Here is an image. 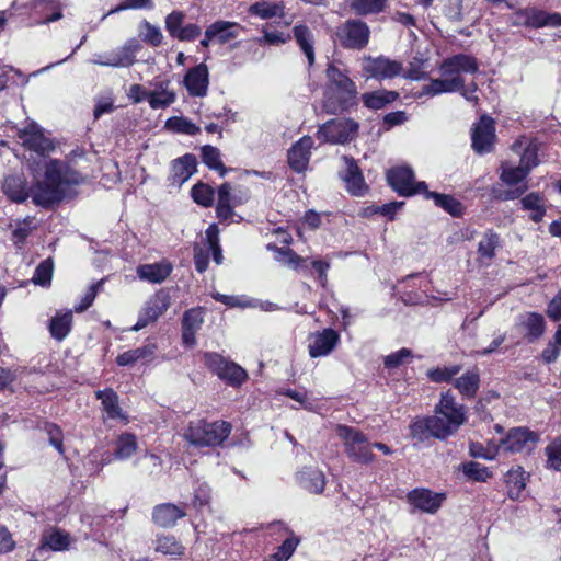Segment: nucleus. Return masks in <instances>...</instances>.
I'll list each match as a JSON object with an SVG mask.
<instances>
[{"label": "nucleus", "mask_w": 561, "mask_h": 561, "mask_svg": "<svg viewBox=\"0 0 561 561\" xmlns=\"http://www.w3.org/2000/svg\"><path fill=\"white\" fill-rule=\"evenodd\" d=\"M327 79L322 104L327 114H339L356 104L357 88L345 71L335 65H329Z\"/></svg>", "instance_id": "obj_4"}, {"label": "nucleus", "mask_w": 561, "mask_h": 561, "mask_svg": "<svg viewBox=\"0 0 561 561\" xmlns=\"http://www.w3.org/2000/svg\"><path fill=\"white\" fill-rule=\"evenodd\" d=\"M203 312L201 309H190L183 314L182 329L198 331L203 324Z\"/></svg>", "instance_id": "obj_57"}, {"label": "nucleus", "mask_w": 561, "mask_h": 561, "mask_svg": "<svg viewBox=\"0 0 561 561\" xmlns=\"http://www.w3.org/2000/svg\"><path fill=\"white\" fill-rule=\"evenodd\" d=\"M523 209L530 211V218L535 222L542 220L546 214L543 197L539 193H530L520 199Z\"/></svg>", "instance_id": "obj_40"}, {"label": "nucleus", "mask_w": 561, "mask_h": 561, "mask_svg": "<svg viewBox=\"0 0 561 561\" xmlns=\"http://www.w3.org/2000/svg\"><path fill=\"white\" fill-rule=\"evenodd\" d=\"M184 18L181 11H173L165 18V28L172 37L180 33Z\"/></svg>", "instance_id": "obj_59"}, {"label": "nucleus", "mask_w": 561, "mask_h": 561, "mask_svg": "<svg viewBox=\"0 0 561 561\" xmlns=\"http://www.w3.org/2000/svg\"><path fill=\"white\" fill-rule=\"evenodd\" d=\"M171 296L164 289H160L150 296L139 311L138 320L131 331H140L149 323L157 321L170 307Z\"/></svg>", "instance_id": "obj_10"}, {"label": "nucleus", "mask_w": 561, "mask_h": 561, "mask_svg": "<svg viewBox=\"0 0 561 561\" xmlns=\"http://www.w3.org/2000/svg\"><path fill=\"white\" fill-rule=\"evenodd\" d=\"M185 515L183 508L171 503H163L153 508L152 519L156 525L162 528H170L175 525L178 519Z\"/></svg>", "instance_id": "obj_27"}, {"label": "nucleus", "mask_w": 561, "mask_h": 561, "mask_svg": "<svg viewBox=\"0 0 561 561\" xmlns=\"http://www.w3.org/2000/svg\"><path fill=\"white\" fill-rule=\"evenodd\" d=\"M19 137L25 147L42 156L54 149L51 140L43 135L36 124H30L23 130H20Z\"/></svg>", "instance_id": "obj_20"}, {"label": "nucleus", "mask_w": 561, "mask_h": 561, "mask_svg": "<svg viewBox=\"0 0 561 561\" xmlns=\"http://www.w3.org/2000/svg\"><path fill=\"white\" fill-rule=\"evenodd\" d=\"M294 36L308 59L309 66L314 62L313 36L310 30L305 25H296L294 27Z\"/></svg>", "instance_id": "obj_37"}, {"label": "nucleus", "mask_w": 561, "mask_h": 561, "mask_svg": "<svg viewBox=\"0 0 561 561\" xmlns=\"http://www.w3.org/2000/svg\"><path fill=\"white\" fill-rule=\"evenodd\" d=\"M388 0H351V9L358 15L377 14L386 9Z\"/></svg>", "instance_id": "obj_43"}, {"label": "nucleus", "mask_w": 561, "mask_h": 561, "mask_svg": "<svg viewBox=\"0 0 561 561\" xmlns=\"http://www.w3.org/2000/svg\"><path fill=\"white\" fill-rule=\"evenodd\" d=\"M44 174H34L35 184L27 186L23 174H13L4 179L2 188L13 202L22 203L31 195L37 206L48 207L71 196V188L84 182V176L59 160H43Z\"/></svg>", "instance_id": "obj_1"}, {"label": "nucleus", "mask_w": 561, "mask_h": 561, "mask_svg": "<svg viewBox=\"0 0 561 561\" xmlns=\"http://www.w3.org/2000/svg\"><path fill=\"white\" fill-rule=\"evenodd\" d=\"M399 94L396 91L377 90L374 92L364 93L362 101L367 108L380 110L387 104L393 102Z\"/></svg>", "instance_id": "obj_34"}, {"label": "nucleus", "mask_w": 561, "mask_h": 561, "mask_svg": "<svg viewBox=\"0 0 561 561\" xmlns=\"http://www.w3.org/2000/svg\"><path fill=\"white\" fill-rule=\"evenodd\" d=\"M336 434L343 440L345 453L353 461L364 465L374 461L371 444L363 432L352 426L339 425Z\"/></svg>", "instance_id": "obj_6"}, {"label": "nucleus", "mask_w": 561, "mask_h": 561, "mask_svg": "<svg viewBox=\"0 0 561 561\" xmlns=\"http://www.w3.org/2000/svg\"><path fill=\"white\" fill-rule=\"evenodd\" d=\"M423 194L425 195L426 198H432L436 206L442 207L451 216L457 217L462 214L461 203L454 198L453 196L430 192L427 188L426 192H424Z\"/></svg>", "instance_id": "obj_39"}, {"label": "nucleus", "mask_w": 561, "mask_h": 561, "mask_svg": "<svg viewBox=\"0 0 561 561\" xmlns=\"http://www.w3.org/2000/svg\"><path fill=\"white\" fill-rule=\"evenodd\" d=\"M340 342V335L333 329H324L309 336L308 351L312 358L328 356Z\"/></svg>", "instance_id": "obj_16"}, {"label": "nucleus", "mask_w": 561, "mask_h": 561, "mask_svg": "<svg viewBox=\"0 0 561 561\" xmlns=\"http://www.w3.org/2000/svg\"><path fill=\"white\" fill-rule=\"evenodd\" d=\"M516 325L524 332L528 342L540 339L546 331V320L537 312H525L518 316Z\"/></svg>", "instance_id": "obj_21"}, {"label": "nucleus", "mask_w": 561, "mask_h": 561, "mask_svg": "<svg viewBox=\"0 0 561 561\" xmlns=\"http://www.w3.org/2000/svg\"><path fill=\"white\" fill-rule=\"evenodd\" d=\"M205 365L220 379L231 386H240L247 379V371L233 362H229L218 353H205Z\"/></svg>", "instance_id": "obj_9"}, {"label": "nucleus", "mask_w": 561, "mask_h": 561, "mask_svg": "<svg viewBox=\"0 0 561 561\" xmlns=\"http://www.w3.org/2000/svg\"><path fill=\"white\" fill-rule=\"evenodd\" d=\"M202 160L209 169L218 171L221 178L226 175L227 169L222 164L220 151L216 147L209 145L204 146L202 148Z\"/></svg>", "instance_id": "obj_44"}, {"label": "nucleus", "mask_w": 561, "mask_h": 561, "mask_svg": "<svg viewBox=\"0 0 561 561\" xmlns=\"http://www.w3.org/2000/svg\"><path fill=\"white\" fill-rule=\"evenodd\" d=\"M268 249L276 252V260L296 271H305L308 268L307 260L296 254L288 248H278L276 245H268Z\"/></svg>", "instance_id": "obj_35"}, {"label": "nucleus", "mask_w": 561, "mask_h": 561, "mask_svg": "<svg viewBox=\"0 0 561 561\" xmlns=\"http://www.w3.org/2000/svg\"><path fill=\"white\" fill-rule=\"evenodd\" d=\"M69 542L70 540L68 534L60 530H54L53 533L44 537L41 550L45 549V547L47 546L49 549L54 551H61L68 548Z\"/></svg>", "instance_id": "obj_49"}, {"label": "nucleus", "mask_w": 561, "mask_h": 561, "mask_svg": "<svg viewBox=\"0 0 561 561\" xmlns=\"http://www.w3.org/2000/svg\"><path fill=\"white\" fill-rule=\"evenodd\" d=\"M344 164L346 167L345 173L342 176L346 184L347 191L354 196H364L368 186L366 185L363 174L352 157L344 156Z\"/></svg>", "instance_id": "obj_22"}, {"label": "nucleus", "mask_w": 561, "mask_h": 561, "mask_svg": "<svg viewBox=\"0 0 561 561\" xmlns=\"http://www.w3.org/2000/svg\"><path fill=\"white\" fill-rule=\"evenodd\" d=\"M461 370V366L453 365L446 367H437L427 371L428 378L434 382H449Z\"/></svg>", "instance_id": "obj_53"}, {"label": "nucleus", "mask_w": 561, "mask_h": 561, "mask_svg": "<svg viewBox=\"0 0 561 561\" xmlns=\"http://www.w3.org/2000/svg\"><path fill=\"white\" fill-rule=\"evenodd\" d=\"M528 174L527 168L520 164L518 167H513L508 162L501 164L500 178L506 185H522Z\"/></svg>", "instance_id": "obj_41"}, {"label": "nucleus", "mask_w": 561, "mask_h": 561, "mask_svg": "<svg viewBox=\"0 0 561 561\" xmlns=\"http://www.w3.org/2000/svg\"><path fill=\"white\" fill-rule=\"evenodd\" d=\"M407 497L414 508L424 513L435 514L440 508L445 494L435 493L428 489H414L408 493Z\"/></svg>", "instance_id": "obj_17"}, {"label": "nucleus", "mask_w": 561, "mask_h": 561, "mask_svg": "<svg viewBox=\"0 0 561 561\" xmlns=\"http://www.w3.org/2000/svg\"><path fill=\"white\" fill-rule=\"evenodd\" d=\"M214 190L208 184L198 183L192 187V197L195 203L209 207L214 202Z\"/></svg>", "instance_id": "obj_52"}, {"label": "nucleus", "mask_w": 561, "mask_h": 561, "mask_svg": "<svg viewBox=\"0 0 561 561\" xmlns=\"http://www.w3.org/2000/svg\"><path fill=\"white\" fill-rule=\"evenodd\" d=\"M389 185L402 196L426 192L425 182H415L413 171L408 167H397L387 172Z\"/></svg>", "instance_id": "obj_11"}, {"label": "nucleus", "mask_w": 561, "mask_h": 561, "mask_svg": "<svg viewBox=\"0 0 561 561\" xmlns=\"http://www.w3.org/2000/svg\"><path fill=\"white\" fill-rule=\"evenodd\" d=\"M141 48L140 42L133 37L111 51L94 54L89 62L102 67L129 68L137 61L136 56Z\"/></svg>", "instance_id": "obj_7"}, {"label": "nucleus", "mask_w": 561, "mask_h": 561, "mask_svg": "<svg viewBox=\"0 0 561 561\" xmlns=\"http://www.w3.org/2000/svg\"><path fill=\"white\" fill-rule=\"evenodd\" d=\"M466 421V407L458 403L450 390H447L440 394L433 415L417 417L411 422L410 435L419 443L430 437L443 440L457 433Z\"/></svg>", "instance_id": "obj_2"}, {"label": "nucleus", "mask_w": 561, "mask_h": 561, "mask_svg": "<svg viewBox=\"0 0 561 561\" xmlns=\"http://www.w3.org/2000/svg\"><path fill=\"white\" fill-rule=\"evenodd\" d=\"M299 485L312 494H321L327 481L323 472L317 468L306 467L297 473Z\"/></svg>", "instance_id": "obj_25"}, {"label": "nucleus", "mask_w": 561, "mask_h": 561, "mask_svg": "<svg viewBox=\"0 0 561 561\" xmlns=\"http://www.w3.org/2000/svg\"><path fill=\"white\" fill-rule=\"evenodd\" d=\"M156 550L169 556H182L184 553V547L173 536L158 537Z\"/></svg>", "instance_id": "obj_47"}, {"label": "nucleus", "mask_w": 561, "mask_h": 561, "mask_svg": "<svg viewBox=\"0 0 561 561\" xmlns=\"http://www.w3.org/2000/svg\"><path fill=\"white\" fill-rule=\"evenodd\" d=\"M184 85L190 95L203 98L208 91V68L205 64H199L190 69L184 77Z\"/></svg>", "instance_id": "obj_19"}, {"label": "nucleus", "mask_w": 561, "mask_h": 561, "mask_svg": "<svg viewBox=\"0 0 561 561\" xmlns=\"http://www.w3.org/2000/svg\"><path fill=\"white\" fill-rule=\"evenodd\" d=\"M411 357V351L408 348H401L394 353H391L385 358V366L387 368H397L404 363L405 359Z\"/></svg>", "instance_id": "obj_63"}, {"label": "nucleus", "mask_w": 561, "mask_h": 561, "mask_svg": "<svg viewBox=\"0 0 561 561\" xmlns=\"http://www.w3.org/2000/svg\"><path fill=\"white\" fill-rule=\"evenodd\" d=\"M165 126L172 131L191 136L198 134L201 130V128L192 121L178 116L169 118L165 123Z\"/></svg>", "instance_id": "obj_46"}, {"label": "nucleus", "mask_w": 561, "mask_h": 561, "mask_svg": "<svg viewBox=\"0 0 561 561\" xmlns=\"http://www.w3.org/2000/svg\"><path fill=\"white\" fill-rule=\"evenodd\" d=\"M479 70L477 59L470 55L457 54L446 58L439 66L442 78L431 79L428 84L422 88L420 95H438L443 93L460 92V94L468 101L474 104L478 103L476 92L478 85L471 82L465 85L463 73H476Z\"/></svg>", "instance_id": "obj_3"}, {"label": "nucleus", "mask_w": 561, "mask_h": 561, "mask_svg": "<svg viewBox=\"0 0 561 561\" xmlns=\"http://www.w3.org/2000/svg\"><path fill=\"white\" fill-rule=\"evenodd\" d=\"M525 18V24L531 27H543L547 12L537 9H527L523 13Z\"/></svg>", "instance_id": "obj_61"}, {"label": "nucleus", "mask_w": 561, "mask_h": 561, "mask_svg": "<svg viewBox=\"0 0 561 561\" xmlns=\"http://www.w3.org/2000/svg\"><path fill=\"white\" fill-rule=\"evenodd\" d=\"M231 425L226 421L207 423L203 420L192 422L185 433V439L194 446L220 445L230 434Z\"/></svg>", "instance_id": "obj_5"}, {"label": "nucleus", "mask_w": 561, "mask_h": 561, "mask_svg": "<svg viewBox=\"0 0 561 561\" xmlns=\"http://www.w3.org/2000/svg\"><path fill=\"white\" fill-rule=\"evenodd\" d=\"M337 36L343 47L363 49L369 42L370 30L363 21L348 20L339 28Z\"/></svg>", "instance_id": "obj_12"}, {"label": "nucleus", "mask_w": 561, "mask_h": 561, "mask_svg": "<svg viewBox=\"0 0 561 561\" xmlns=\"http://www.w3.org/2000/svg\"><path fill=\"white\" fill-rule=\"evenodd\" d=\"M139 30L144 42L150 44L153 47L161 45L163 35L158 26L152 25L148 21L144 20L139 25Z\"/></svg>", "instance_id": "obj_50"}, {"label": "nucleus", "mask_w": 561, "mask_h": 561, "mask_svg": "<svg viewBox=\"0 0 561 561\" xmlns=\"http://www.w3.org/2000/svg\"><path fill=\"white\" fill-rule=\"evenodd\" d=\"M157 344L148 342L141 347L126 351L116 357V363L119 366H130L139 360L149 362L153 359L157 352Z\"/></svg>", "instance_id": "obj_30"}, {"label": "nucleus", "mask_w": 561, "mask_h": 561, "mask_svg": "<svg viewBox=\"0 0 561 561\" xmlns=\"http://www.w3.org/2000/svg\"><path fill=\"white\" fill-rule=\"evenodd\" d=\"M537 442L536 433L525 427H516L512 428L501 440L500 448L514 454H529L536 448Z\"/></svg>", "instance_id": "obj_13"}, {"label": "nucleus", "mask_w": 561, "mask_h": 561, "mask_svg": "<svg viewBox=\"0 0 561 561\" xmlns=\"http://www.w3.org/2000/svg\"><path fill=\"white\" fill-rule=\"evenodd\" d=\"M539 146L536 140H533L528 148L522 153L519 164L530 172L539 163L538 159Z\"/></svg>", "instance_id": "obj_58"}, {"label": "nucleus", "mask_w": 561, "mask_h": 561, "mask_svg": "<svg viewBox=\"0 0 561 561\" xmlns=\"http://www.w3.org/2000/svg\"><path fill=\"white\" fill-rule=\"evenodd\" d=\"M480 385V376L477 371H467L454 380V387L467 399L476 396Z\"/></svg>", "instance_id": "obj_33"}, {"label": "nucleus", "mask_w": 561, "mask_h": 561, "mask_svg": "<svg viewBox=\"0 0 561 561\" xmlns=\"http://www.w3.org/2000/svg\"><path fill=\"white\" fill-rule=\"evenodd\" d=\"M472 149L483 154L492 151L495 140L494 122L488 116H482L480 122L474 126L471 134Z\"/></svg>", "instance_id": "obj_15"}, {"label": "nucleus", "mask_w": 561, "mask_h": 561, "mask_svg": "<svg viewBox=\"0 0 561 561\" xmlns=\"http://www.w3.org/2000/svg\"><path fill=\"white\" fill-rule=\"evenodd\" d=\"M176 100L175 92L170 88L169 81L153 83V90L149 94V105L152 110L165 108Z\"/></svg>", "instance_id": "obj_29"}, {"label": "nucleus", "mask_w": 561, "mask_h": 561, "mask_svg": "<svg viewBox=\"0 0 561 561\" xmlns=\"http://www.w3.org/2000/svg\"><path fill=\"white\" fill-rule=\"evenodd\" d=\"M136 436L129 433L122 434L116 442L115 457L118 459H127L136 451Z\"/></svg>", "instance_id": "obj_45"}, {"label": "nucleus", "mask_w": 561, "mask_h": 561, "mask_svg": "<svg viewBox=\"0 0 561 561\" xmlns=\"http://www.w3.org/2000/svg\"><path fill=\"white\" fill-rule=\"evenodd\" d=\"M527 483V474L520 468L512 469L506 473L507 493L510 499H519Z\"/></svg>", "instance_id": "obj_36"}, {"label": "nucleus", "mask_w": 561, "mask_h": 561, "mask_svg": "<svg viewBox=\"0 0 561 561\" xmlns=\"http://www.w3.org/2000/svg\"><path fill=\"white\" fill-rule=\"evenodd\" d=\"M462 471L473 481L485 482L492 477V472L483 465L474 461L463 463Z\"/></svg>", "instance_id": "obj_51"}, {"label": "nucleus", "mask_w": 561, "mask_h": 561, "mask_svg": "<svg viewBox=\"0 0 561 561\" xmlns=\"http://www.w3.org/2000/svg\"><path fill=\"white\" fill-rule=\"evenodd\" d=\"M54 271V263L51 259H46L39 263L36 267L34 275L32 277V282L35 285H41L43 287L49 286L51 282Z\"/></svg>", "instance_id": "obj_48"}, {"label": "nucleus", "mask_w": 561, "mask_h": 561, "mask_svg": "<svg viewBox=\"0 0 561 561\" xmlns=\"http://www.w3.org/2000/svg\"><path fill=\"white\" fill-rule=\"evenodd\" d=\"M240 28L242 27L236 22L216 21L206 28L205 36L226 44L238 37Z\"/></svg>", "instance_id": "obj_28"}, {"label": "nucleus", "mask_w": 561, "mask_h": 561, "mask_svg": "<svg viewBox=\"0 0 561 561\" xmlns=\"http://www.w3.org/2000/svg\"><path fill=\"white\" fill-rule=\"evenodd\" d=\"M35 8L39 9L42 13L53 11L51 15L44 19L43 23H50L58 21L62 18L61 4L59 0H38Z\"/></svg>", "instance_id": "obj_54"}, {"label": "nucleus", "mask_w": 561, "mask_h": 561, "mask_svg": "<svg viewBox=\"0 0 561 561\" xmlns=\"http://www.w3.org/2000/svg\"><path fill=\"white\" fill-rule=\"evenodd\" d=\"M44 428L49 437V443L58 450L59 454H62V433L60 427L49 423L46 424Z\"/></svg>", "instance_id": "obj_62"}, {"label": "nucleus", "mask_w": 561, "mask_h": 561, "mask_svg": "<svg viewBox=\"0 0 561 561\" xmlns=\"http://www.w3.org/2000/svg\"><path fill=\"white\" fill-rule=\"evenodd\" d=\"M358 124L350 118L331 119L318 129L317 137L322 142L344 145L357 134Z\"/></svg>", "instance_id": "obj_8"}, {"label": "nucleus", "mask_w": 561, "mask_h": 561, "mask_svg": "<svg viewBox=\"0 0 561 561\" xmlns=\"http://www.w3.org/2000/svg\"><path fill=\"white\" fill-rule=\"evenodd\" d=\"M173 271V265L168 260L150 264H140L136 268L139 279L151 283L161 284L164 282Z\"/></svg>", "instance_id": "obj_23"}, {"label": "nucleus", "mask_w": 561, "mask_h": 561, "mask_svg": "<svg viewBox=\"0 0 561 561\" xmlns=\"http://www.w3.org/2000/svg\"><path fill=\"white\" fill-rule=\"evenodd\" d=\"M96 398L101 400L102 410L106 419L121 420L128 422L127 415L123 412L118 403V396L113 389L99 390Z\"/></svg>", "instance_id": "obj_26"}, {"label": "nucleus", "mask_w": 561, "mask_h": 561, "mask_svg": "<svg viewBox=\"0 0 561 561\" xmlns=\"http://www.w3.org/2000/svg\"><path fill=\"white\" fill-rule=\"evenodd\" d=\"M547 465L554 470H561V437L556 438L546 447Z\"/></svg>", "instance_id": "obj_55"}, {"label": "nucleus", "mask_w": 561, "mask_h": 561, "mask_svg": "<svg viewBox=\"0 0 561 561\" xmlns=\"http://www.w3.org/2000/svg\"><path fill=\"white\" fill-rule=\"evenodd\" d=\"M71 325L72 311L57 312L49 323L50 335L57 341H62L69 334Z\"/></svg>", "instance_id": "obj_32"}, {"label": "nucleus", "mask_w": 561, "mask_h": 561, "mask_svg": "<svg viewBox=\"0 0 561 561\" xmlns=\"http://www.w3.org/2000/svg\"><path fill=\"white\" fill-rule=\"evenodd\" d=\"M299 543V539L290 536L284 540L278 547L277 551L272 556L274 561H287Z\"/></svg>", "instance_id": "obj_56"}, {"label": "nucleus", "mask_w": 561, "mask_h": 561, "mask_svg": "<svg viewBox=\"0 0 561 561\" xmlns=\"http://www.w3.org/2000/svg\"><path fill=\"white\" fill-rule=\"evenodd\" d=\"M403 66L397 60L387 57H366L363 61V71L370 78L377 80L392 79L401 75Z\"/></svg>", "instance_id": "obj_14"}, {"label": "nucleus", "mask_w": 561, "mask_h": 561, "mask_svg": "<svg viewBox=\"0 0 561 561\" xmlns=\"http://www.w3.org/2000/svg\"><path fill=\"white\" fill-rule=\"evenodd\" d=\"M196 171V158L185 154L173 161L170 182L173 186L181 187Z\"/></svg>", "instance_id": "obj_24"}, {"label": "nucleus", "mask_w": 561, "mask_h": 561, "mask_svg": "<svg viewBox=\"0 0 561 561\" xmlns=\"http://www.w3.org/2000/svg\"><path fill=\"white\" fill-rule=\"evenodd\" d=\"M500 247V238L493 231H486L478 244V254L481 261H490L495 256V251Z\"/></svg>", "instance_id": "obj_42"}, {"label": "nucleus", "mask_w": 561, "mask_h": 561, "mask_svg": "<svg viewBox=\"0 0 561 561\" xmlns=\"http://www.w3.org/2000/svg\"><path fill=\"white\" fill-rule=\"evenodd\" d=\"M113 110H114V100H113V98L110 96V95H107V96H100L99 99H96V103H95L93 115L98 119L103 114H107V113L113 112Z\"/></svg>", "instance_id": "obj_64"}, {"label": "nucleus", "mask_w": 561, "mask_h": 561, "mask_svg": "<svg viewBox=\"0 0 561 561\" xmlns=\"http://www.w3.org/2000/svg\"><path fill=\"white\" fill-rule=\"evenodd\" d=\"M12 241L18 249H22L26 238L37 229V219L33 216H27L23 219H16L11 225Z\"/></svg>", "instance_id": "obj_31"}, {"label": "nucleus", "mask_w": 561, "mask_h": 561, "mask_svg": "<svg viewBox=\"0 0 561 561\" xmlns=\"http://www.w3.org/2000/svg\"><path fill=\"white\" fill-rule=\"evenodd\" d=\"M312 147L313 139L310 136H304L291 146L287 158L288 164L294 171L301 173L307 169Z\"/></svg>", "instance_id": "obj_18"}, {"label": "nucleus", "mask_w": 561, "mask_h": 561, "mask_svg": "<svg viewBox=\"0 0 561 561\" xmlns=\"http://www.w3.org/2000/svg\"><path fill=\"white\" fill-rule=\"evenodd\" d=\"M249 13L263 20L283 16L284 4L283 2L257 1L250 5Z\"/></svg>", "instance_id": "obj_38"}, {"label": "nucleus", "mask_w": 561, "mask_h": 561, "mask_svg": "<svg viewBox=\"0 0 561 561\" xmlns=\"http://www.w3.org/2000/svg\"><path fill=\"white\" fill-rule=\"evenodd\" d=\"M152 7H153L152 0H123L117 7L110 10L108 13L104 15V18L110 14L121 12L123 10L146 9V8L151 9Z\"/></svg>", "instance_id": "obj_60"}]
</instances>
